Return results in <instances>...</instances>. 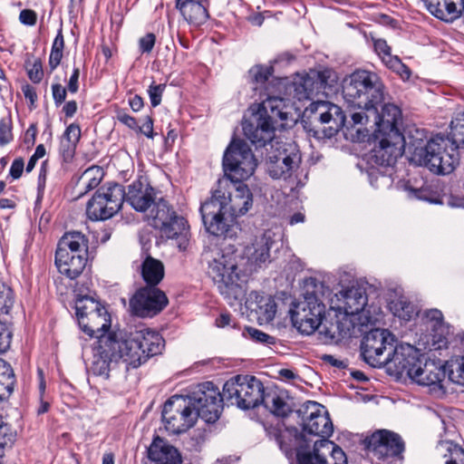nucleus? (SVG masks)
I'll list each match as a JSON object with an SVG mask.
<instances>
[{
    "mask_svg": "<svg viewBox=\"0 0 464 464\" xmlns=\"http://www.w3.org/2000/svg\"><path fill=\"white\" fill-rule=\"evenodd\" d=\"M265 388L255 376L237 375L227 380L223 386L225 401L239 409H254L261 404Z\"/></svg>",
    "mask_w": 464,
    "mask_h": 464,
    "instance_id": "obj_12",
    "label": "nucleus"
},
{
    "mask_svg": "<svg viewBox=\"0 0 464 464\" xmlns=\"http://www.w3.org/2000/svg\"><path fill=\"white\" fill-rule=\"evenodd\" d=\"M13 140L11 121L3 118L0 121V145L8 144Z\"/></svg>",
    "mask_w": 464,
    "mask_h": 464,
    "instance_id": "obj_53",
    "label": "nucleus"
},
{
    "mask_svg": "<svg viewBox=\"0 0 464 464\" xmlns=\"http://www.w3.org/2000/svg\"><path fill=\"white\" fill-rule=\"evenodd\" d=\"M14 304L12 289L0 282V314H7Z\"/></svg>",
    "mask_w": 464,
    "mask_h": 464,
    "instance_id": "obj_44",
    "label": "nucleus"
},
{
    "mask_svg": "<svg viewBox=\"0 0 464 464\" xmlns=\"http://www.w3.org/2000/svg\"><path fill=\"white\" fill-rule=\"evenodd\" d=\"M316 331L318 332L320 341L324 343H333L336 339L335 331L333 329V326L329 328L322 323Z\"/></svg>",
    "mask_w": 464,
    "mask_h": 464,
    "instance_id": "obj_57",
    "label": "nucleus"
},
{
    "mask_svg": "<svg viewBox=\"0 0 464 464\" xmlns=\"http://www.w3.org/2000/svg\"><path fill=\"white\" fill-rule=\"evenodd\" d=\"M100 169L98 168H89L87 169L78 181L79 188L83 191L79 192V197L83 196L87 191L92 190L98 187L101 182V178L97 177L95 173H99Z\"/></svg>",
    "mask_w": 464,
    "mask_h": 464,
    "instance_id": "obj_40",
    "label": "nucleus"
},
{
    "mask_svg": "<svg viewBox=\"0 0 464 464\" xmlns=\"http://www.w3.org/2000/svg\"><path fill=\"white\" fill-rule=\"evenodd\" d=\"M288 107L285 99L269 96L259 105L256 123L245 121L243 130L246 138L256 148L265 147L273 141L277 127H285L288 119Z\"/></svg>",
    "mask_w": 464,
    "mask_h": 464,
    "instance_id": "obj_5",
    "label": "nucleus"
},
{
    "mask_svg": "<svg viewBox=\"0 0 464 464\" xmlns=\"http://www.w3.org/2000/svg\"><path fill=\"white\" fill-rule=\"evenodd\" d=\"M89 241L85 235L79 231L65 233L58 242L56 251L69 252L72 255L88 256Z\"/></svg>",
    "mask_w": 464,
    "mask_h": 464,
    "instance_id": "obj_32",
    "label": "nucleus"
},
{
    "mask_svg": "<svg viewBox=\"0 0 464 464\" xmlns=\"http://www.w3.org/2000/svg\"><path fill=\"white\" fill-rule=\"evenodd\" d=\"M299 81H301L303 84H304V87L310 98L314 93L320 92V88L318 86L316 79L315 77H314V75H312V70H310V72L307 73L301 74V76H299Z\"/></svg>",
    "mask_w": 464,
    "mask_h": 464,
    "instance_id": "obj_52",
    "label": "nucleus"
},
{
    "mask_svg": "<svg viewBox=\"0 0 464 464\" xmlns=\"http://www.w3.org/2000/svg\"><path fill=\"white\" fill-rule=\"evenodd\" d=\"M52 94L56 106H60L66 98L67 89L60 83L52 85Z\"/></svg>",
    "mask_w": 464,
    "mask_h": 464,
    "instance_id": "obj_60",
    "label": "nucleus"
},
{
    "mask_svg": "<svg viewBox=\"0 0 464 464\" xmlns=\"http://www.w3.org/2000/svg\"><path fill=\"white\" fill-rule=\"evenodd\" d=\"M97 343L91 370L95 375L109 377L110 365L112 362H117V360L114 358L112 351L107 343L105 334L99 336Z\"/></svg>",
    "mask_w": 464,
    "mask_h": 464,
    "instance_id": "obj_30",
    "label": "nucleus"
},
{
    "mask_svg": "<svg viewBox=\"0 0 464 464\" xmlns=\"http://www.w3.org/2000/svg\"><path fill=\"white\" fill-rule=\"evenodd\" d=\"M277 440L286 455L295 451V462L292 464H348L344 451L329 440L315 441L313 450H308L304 434L295 427L285 428Z\"/></svg>",
    "mask_w": 464,
    "mask_h": 464,
    "instance_id": "obj_4",
    "label": "nucleus"
},
{
    "mask_svg": "<svg viewBox=\"0 0 464 464\" xmlns=\"http://www.w3.org/2000/svg\"><path fill=\"white\" fill-rule=\"evenodd\" d=\"M9 427L0 420V464L5 455V448L13 442L14 436L8 433Z\"/></svg>",
    "mask_w": 464,
    "mask_h": 464,
    "instance_id": "obj_51",
    "label": "nucleus"
},
{
    "mask_svg": "<svg viewBox=\"0 0 464 464\" xmlns=\"http://www.w3.org/2000/svg\"><path fill=\"white\" fill-rule=\"evenodd\" d=\"M200 214L208 233L217 237L232 238L237 236L238 224L224 205L211 197L200 207Z\"/></svg>",
    "mask_w": 464,
    "mask_h": 464,
    "instance_id": "obj_13",
    "label": "nucleus"
},
{
    "mask_svg": "<svg viewBox=\"0 0 464 464\" xmlns=\"http://www.w3.org/2000/svg\"><path fill=\"white\" fill-rule=\"evenodd\" d=\"M246 307L256 313L260 324H267L274 320L276 314V303L268 295L251 292L246 301Z\"/></svg>",
    "mask_w": 464,
    "mask_h": 464,
    "instance_id": "obj_25",
    "label": "nucleus"
},
{
    "mask_svg": "<svg viewBox=\"0 0 464 464\" xmlns=\"http://www.w3.org/2000/svg\"><path fill=\"white\" fill-rule=\"evenodd\" d=\"M148 211L149 224L159 230L161 237L176 240L178 248L185 251L190 238L188 221L162 197H160Z\"/></svg>",
    "mask_w": 464,
    "mask_h": 464,
    "instance_id": "obj_8",
    "label": "nucleus"
},
{
    "mask_svg": "<svg viewBox=\"0 0 464 464\" xmlns=\"http://www.w3.org/2000/svg\"><path fill=\"white\" fill-rule=\"evenodd\" d=\"M426 319L431 324V328L436 330L438 327L442 326L443 315L438 309H430L425 312Z\"/></svg>",
    "mask_w": 464,
    "mask_h": 464,
    "instance_id": "obj_58",
    "label": "nucleus"
},
{
    "mask_svg": "<svg viewBox=\"0 0 464 464\" xmlns=\"http://www.w3.org/2000/svg\"><path fill=\"white\" fill-rule=\"evenodd\" d=\"M449 378L455 383L464 385V356L451 362Z\"/></svg>",
    "mask_w": 464,
    "mask_h": 464,
    "instance_id": "obj_46",
    "label": "nucleus"
},
{
    "mask_svg": "<svg viewBox=\"0 0 464 464\" xmlns=\"http://www.w3.org/2000/svg\"><path fill=\"white\" fill-rule=\"evenodd\" d=\"M165 89L166 84H156L154 82L149 86L148 94L152 107H157L160 104Z\"/></svg>",
    "mask_w": 464,
    "mask_h": 464,
    "instance_id": "obj_50",
    "label": "nucleus"
},
{
    "mask_svg": "<svg viewBox=\"0 0 464 464\" xmlns=\"http://www.w3.org/2000/svg\"><path fill=\"white\" fill-rule=\"evenodd\" d=\"M80 138H81L80 126L78 124L72 123L66 128L61 140H63L66 142H71L77 146V144L80 140Z\"/></svg>",
    "mask_w": 464,
    "mask_h": 464,
    "instance_id": "obj_54",
    "label": "nucleus"
},
{
    "mask_svg": "<svg viewBox=\"0 0 464 464\" xmlns=\"http://www.w3.org/2000/svg\"><path fill=\"white\" fill-rule=\"evenodd\" d=\"M302 122L314 138H332L344 125L345 115L338 105L317 101L304 110Z\"/></svg>",
    "mask_w": 464,
    "mask_h": 464,
    "instance_id": "obj_9",
    "label": "nucleus"
},
{
    "mask_svg": "<svg viewBox=\"0 0 464 464\" xmlns=\"http://www.w3.org/2000/svg\"><path fill=\"white\" fill-rule=\"evenodd\" d=\"M312 75L315 77L320 91L333 87L337 81L335 72L328 68L323 70H312Z\"/></svg>",
    "mask_w": 464,
    "mask_h": 464,
    "instance_id": "obj_43",
    "label": "nucleus"
},
{
    "mask_svg": "<svg viewBox=\"0 0 464 464\" xmlns=\"http://www.w3.org/2000/svg\"><path fill=\"white\" fill-rule=\"evenodd\" d=\"M394 335L386 329H372L362 338L361 353L363 360L374 368L392 364L396 369L395 355L403 346L395 345Z\"/></svg>",
    "mask_w": 464,
    "mask_h": 464,
    "instance_id": "obj_11",
    "label": "nucleus"
},
{
    "mask_svg": "<svg viewBox=\"0 0 464 464\" xmlns=\"http://www.w3.org/2000/svg\"><path fill=\"white\" fill-rule=\"evenodd\" d=\"M301 153L295 143L280 144L267 158V171L275 179L286 180L297 171Z\"/></svg>",
    "mask_w": 464,
    "mask_h": 464,
    "instance_id": "obj_18",
    "label": "nucleus"
},
{
    "mask_svg": "<svg viewBox=\"0 0 464 464\" xmlns=\"http://www.w3.org/2000/svg\"><path fill=\"white\" fill-rule=\"evenodd\" d=\"M149 458L157 464H181L178 450L165 440L156 437L148 450Z\"/></svg>",
    "mask_w": 464,
    "mask_h": 464,
    "instance_id": "obj_29",
    "label": "nucleus"
},
{
    "mask_svg": "<svg viewBox=\"0 0 464 464\" xmlns=\"http://www.w3.org/2000/svg\"><path fill=\"white\" fill-rule=\"evenodd\" d=\"M272 66L256 65L248 71L251 80L257 84H264L273 74Z\"/></svg>",
    "mask_w": 464,
    "mask_h": 464,
    "instance_id": "obj_45",
    "label": "nucleus"
},
{
    "mask_svg": "<svg viewBox=\"0 0 464 464\" xmlns=\"http://www.w3.org/2000/svg\"><path fill=\"white\" fill-rule=\"evenodd\" d=\"M256 166L249 146L244 140H233L223 157L224 178L218 180L211 197L236 218L253 206V194L242 181L253 175Z\"/></svg>",
    "mask_w": 464,
    "mask_h": 464,
    "instance_id": "obj_2",
    "label": "nucleus"
},
{
    "mask_svg": "<svg viewBox=\"0 0 464 464\" xmlns=\"http://www.w3.org/2000/svg\"><path fill=\"white\" fill-rule=\"evenodd\" d=\"M261 404L277 417H286L292 411L289 404L276 392H264Z\"/></svg>",
    "mask_w": 464,
    "mask_h": 464,
    "instance_id": "obj_37",
    "label": "nucleus"
},
{
    "mask_svg": "<svg viewBox=\"0 0 464 464\" xmlns=\"http://www.w3.org/2000/svg\"><path fill=\"white\" fill-rule=\"evenodd\" d=\"M175 7L191 24H203L209 17L208 0H176Z\"/></svg>",
    "mask_w": 464,
    "mask_h": 464,
    "instance_id": "obj_26",
    "label": "nucleus"
},
{
    "mask_svg": "<svg viewBox=\"0 0 464 464\" xmlns=\"http://www.w3.org/2000/svg\"><path fill=\"white\" fill-rule=\"evenodd\" d=\"M198 417L208 423L216 422L223 410V392L211 382L198 385L195 391L187 396Z\"/></svg>",
    "mask_w": 464,
    "mask_h": 464,
    "instance_id": "obj_15",
    "label": "nucleus"
},
{
    "mask_svg": "<svg viewBox=\"0 0 464 464\" xmlns=\"http://www.w3.org/2000/svg\"><path fill=\"white\" fill-rule=\"evenodd\" d=\"M336 304L334 305L332 299V309L343 313L347 315L357 314L364 310L367 304L365 291L360 286H351L341 290L335 295Z\"/></svg>",
    "mask_w": 464,
    "mask_h": 464,
    "instance_id": "obj_24",
    "label": "nucleus"
},
{
    "mask_svg": "<svg viewBox=\"0 0 464 464\" xmlns=\"http://www.w3.org/2000/svg\"><path fill=\"white\" fill-rule=\"evenodd\" d=\"M458 160L456 147L441 136L430 139L426 144V149L417 150L413 157V164L423 166L439 175L451 173Z\"/></svg>",
    "mask_w": 464,
    "mask_h": 464,
    "instance_id": "obj_10",
    "label": "nucleus"
},
{
    "mask_svg": "<svg viewBox=\"0 0 464 464\" xmlns=\"http://www.w3.org/2000/svg\"><path fill=\"white\" fill-rule=\"evenodd\" d=\"M378 143L372 150V160L380 166H392L401 157L405 142L402 133L387 134L374 133Z\"/></svg>",
    "mask_w": 464,
    "mask_h": 464,
    "instance_id": "obj_21",
    "label": "nucleus"
},
{
    "mask_svg": "<svg viewBox=\"0 0 464 464\" xmlns=\"http://www.w3.org/2000/svg\"><path fill=\"white\" fill-rule=\"evenodd\" d=\"M245 331L247 334L248 337L257 343L270 345L275 344L276 342V337L269 335L256 328L249 326L246 327Z\"/></svg>",
    "mask_w": 464,
    "mask_h": 464,
    "instance_id": "obj_47",
    "label": "nucleus"
},
{
    "mask_svg": "<svg viewBox=\"0 0 464 464\" xmlns=\"http://www.w3.org/2000/svg\"><path fill=\"white\" fill-rule=\"evenodd\" d=\"M402 136L405 142L404 150H407L410 154V161L413 163V157L417 150L426 149V144L430 140H428L424 130L414 126L409 127L405 131V135L402 134Z\"/></svg>",
    "mask_w": 464,
    "mask_h": 464,
    "instance_id": "obj_35",
    "label": "nucleus"
},
{
    "mask_svg": "<svg viewBox=\"0 0 464 464\" xmlns=\"http://www.w3.org/2000/svg\"><path fill=\"white\" fill-rule=\"evenodd\" d=\"M275 233L266 230L261 235L256 236L243 252V257L246 259L249 270L253 271L271 261L270 249L275 244Z\"/></svg>",
    "mask_w": 464,
    "mask_h": 464,
    "instance_id": "obj_22",
    "label": "nucleus"
},
{
    "mask_svg": "<svg viewBox=\"0 0 464 464\" xmlns=\"http://www.w3.org/2000/svg\"><path fill=\"white\" fill-rule=\"evenodd\" d=\"M374 49L382 59L391 53V48L383 39H377L374 41Z\"/></svg>",
    "mask_w": 464,
    "mask_h": 464,
    "instance_id": "obj_64",
    "label": "nucleus"
},
{
    "mask_svg": "<svg viewBox=\"0 0 464 464\" xmlns=\"http://www.w3.org/2000/svg\"><path fill=\"white\" fill-rule=\"evenodd\" d=\"M125 201L138 212H147L160 198L156 189L141 179L132 181L125 190Z\"/></svg>",
    "mask_w": 464,
    "mask_h": 464,
    "instance_id": "obj_23",
    "label": "nucleus"
},
{
    "mask_svg": "<svg viewBox=\"0 0 464 464\" xmlns=\"http://www.w3.org/2000/svg\"><path fill=\"white\" fill-rule=\"evenodd\" d=\"M114 358L122 361L127 369L140 367L149 358L161 353L164 348L162 336L150 329L142 328L130 334L111 333L105 334Z\"/></svg>",
    "mask_w": 464,
    "mask_h": 464,
    "instance_id": "obj_3",
    "label": "nucleus"
},
{
    "mask_svg": "<svg viewBox=\"0 0 464 464\" xmlns=\"http://www.w3.org/2000/svg\"><path fill=\"white\" fill-rule=\"evenodd\" d=\"M156 36L149 33L139 40V47L141 53H150L154 47Z\"/></svg>",
    "mask_w": 464,
    "mask_h": 464,
    "instance_id": "obj_59",
    "label": "nucleus"
},
{
    "mask_svg": "<svg viewBox=\"0 0 464 464\" xmlns=\"http://www.w3.org/2000/svg\"><path fill=\"white\" fill-rule=\"evenodd\" d=\"M299 76L301 74H297L290 86L291 89H293L294 92V97L296 98L298 101L302 100H307L310 99L308 92L304 87V84L301 81H299Z\"/></svg>",
    "mask_w": 464,
    "mask_h": 464,
    "instance_id": "obj_55",
    "label": "nucleus"
},
{
    "mask_svg": "<svg viewBox=\"0 0 464 464\" xmlns=\"http://www.w3.org/2000/svg\"><path fill=\"white\" fill-rule=\"evenodd\" d=\"M169 304L165 293L157 286L145 285L139 288L130 299L133 314L147 318L160 314Z\"/></svg>",
    "mask_w": 464,
    "mask_h": 464,
    "instance_id": "obj_19",
    "label": "nucleus"
},
{
    "mask_svg": "<svg viewBox=\"0 0 464 464\" xmlns=\"http://www.w3.org/2000/svg\"><path fill=\"white\" fill-rule=\"evenodd\" d=\"M342 92L351 111L353 125L372 124L374 133H401L398 124L401 111L393 103H384V84L380 76L371 71L356 70L343 81Z\"/></svg>",
    "mask_w": 464,
    "mask_h": 464,
    "instance_id": "obj_1",
    "label": "nucleus"
},
{
    "mask_svg": "<svg viewBox=\"0 0 464 464\" xmlns=\"http://www.w3.org/2000/svg\"><path fill=\"white\" fill-rule=\"evenodd\" d=\"M450 134L452 144L456 149L464 146V111L456 113L450 121Z\"/></svg>",
    "mask_w": 464,
    "mask_h": 464,
    "instance_id": "obj_41",
    "label": "nucleus"
},
{
    "mask_svg": "<svg viewBox=\"0 0 464 464\" xmlns=\"http://www.w3.org/2000/svg\"><path fill=\"white\" fill-rule=\"evenodd\" d=\"M86 215L92 221L106 220L113 217L109 204L99 188L86 206Z\"/></svg>",
    "mask_w": 464,
    "mask_h": 464,
    "instance_id": "obj_34",
    "label": "nucleus"
},
{
    "mask_svg": "<svg viewBox=\"0 0 464 464\" xmlns=\"http://www.w3.org/2000/svg\"><path fill=\"white\" fill-rule=\"evenodd\" d=\"M198 418V412L187 396H172L164 404L162 419L165 428L173 434L187 431L195 425Z\"/></svg>",
    "mask_w": 464,
    "mask_h": 464,
    "instance_id": "obj_14",
    "label": "nucleus"
},
{
    "mask_svg": "<svg viewBox=\"0 0 464 464\" xmlns=\"http://www.w3.org/2000/svg\"><path fill=\"white\" fill-rule=\"evenodd\" d=\"M205 255L208 263V276L228 304H233L234 301L243 295L242 287L237 283L239 274L237 256L234 252H225L218 248L206 252Z\"/></svg>",
    "mask_w": 464,
    "mask_h": 464,
    "instance_id": "obj_6",
    "label": "nucleus"
},
{
    "mask_svg": "<svg viewBox=\"0 0 464 464\" xmlns=\"http://www.w3.org/2000/svg\"><path fill=\"white\" fill-rule=\"evenodd\" d=\"M69 252H55V266L58 271L70 279L78 277L86 266L88 256L72 255Z\"/></svg>",
    "mask_w": 464,
    "mask_h": 464,
    "instance_id": "obj_28",
    "label": "nucleus"
},
{
    "mask_svg": "<svg viewBox=\"0 0 464 464\" xmlns=\"http://www.w3.org/2000/svg\"><path fill=\"white\" fill-rule=\"evenodd\" d=\"M445 447V464H464V449L451 441H447Z\"/></svg>",
    "mask_w": 464,
    "mask_h": 464,
    "instance_id": "obj_42",
    "label": "nucleus"
},
{
    "mask_svg": "<svg viewBox=\"0 0 464 464\" xmlns=\"http://www.w3.org/2000/svg\"><path fill=\"white\" fill-rule=\"evenodd\" d=\"M14 374L9 363L0 359V401L7 399L13 392Z\"/></svg>",
    "mask_w": 464,
    "mask_h": 464,
    "instance_id": "obj_38",
    "label": "nucleus"
},
{
    "mask_svg": "<svg viewBox=\"0 0 464 464\" xmlns=\"http://www.w3.org/2000/svg\"><path fill=\"white\" fill-rule=\"evenodd\" d=\"M396 371L406 373L422 386H439L445 379L446 370L440 361L426 360L411 345L402 346L395 355Z\"/></svg>",
    "mask_w": 464,
    "mask_h": 464,
    "instance_id": "obj_7",
    "label": "nucleus"
},
{
    "mask_svg": "<svg viewBox=\"0 0 464 464\" xmlns=\"http://www.w3.org/2000/svg\"><path fill=\"white\" fill-rule=\"evenodd\" d=\"M103 306L92 298L87 296L79 298L75 303L78 323H80V319L83 320L88 318L89 315L97 312Z\"/></svg>",
    "mask_w": 464,
    "mask_h": 464,
    "instance_id": "obj_39",
    "label": "nucleus"
},
{
    "mask_svg": "<svg viewBox=\"0 0 464 464\" xmlns=\"http://www.w3.org/2000/svg\"><path fill=\"white\" fill-rule=\"evenodd\" d=\"M364 445L368 453L381 460L400 457L405 449L401 437L388 430L374 431L364 440Z\"/></svg>",
    "mask_w": 464,
    "mask_h": 464,
    "instance_id": "obj_20",
    "label": "nucleus"
},
{
    "mask_svg": "<svg viewBox=\"0 0 464 464\" xmlns=\"http://www.w3.org/2000/svg\"><path fill=\"white\" fill-rule=\"evenodd\" d=\"M76 145L66 142L63 140L60 141L59 153L63 158V161L70 162L75 154Z\"/></svg>",
    "mask_w": 464,
    "mask_h": 464,
    "instance_id": "obj_56",
    "label": "nucleus"
},
{
    "mask_svg": "<svg viewBox=\"0 0 464 464\" xmlns=\"http://www.w3.org/2000/svg\"><path fill=\"white\" fill-rule=\"evenodd\" d=\"M324 315L325 305L312 294L307 295L304 301L294 304L290 309L293 325L305 335H310L318 329Z\"/></svg>",
    "mask_w": 464,
    "mask_h": 464,
    "instance_id": "obj_16",
    "label": "nucleus"
},
{
    "mask_svg": "<svg viewBox=\"0 0 464 464\" xmlns=\"http://www.w3.org/2000/svg\"><path fill=\"white\" fill-rule=\"evenodd\" d=\"M79 325L89 336H95L99 340V336L106 334V332L110 329L111 316L103 306L89 315L88 318L80 319Z\"/></svg>",
    "mask_w": 464,
    "mask_h": 464,
    "instance_id": "obj_31",
    "label": "nucleus"
},
{
    "mask_svg": "<svg viewBox=\"0 0 464 464\" xmlns=\"http://www.w3.org/2000/svg\"><path fill=\"white\" fill-rule=\"evenodd\" d=\"M140 276L146 283V285L157 286L164 278L165 267L163 263L152 257L147 256L139 266Z\"/></svg>",
    "mask_w": 464,
    "mask_h": 464,
    "instance_id": "obj_33",
    "label": "nucleus"
},
{
    "mask_svg": "<svg viewBox=\"0 0 464 464\" xmlns=\"http://www.w3.org/2000/svg\"><path fill=\"white\" fill-rule=\"evenodd\" d=\"M216 325L219 328H224L227 326L236 327V322L233 320L232 316L228 313H221L217 318L215 322Z\"/></svg>",
    "mask_w": 464,
    "mask_h": 464,
    "instance_id": "obj_63",
    "label": "nucleus"
},
{
    "mask_svg": "<svg viewBox=\"0 0 464 464\" xmlns=\"http://www.w3.org/2000/svg\"><path fill=\"white\" fill-rule=\"evenodd\" d=\"M26 70L28 77L33 82L39 83L42 81L44 71L39 59H35L33 63L26 62Z\"/></svg>",
    "mask_w": 464,
    "mask_h": 464,
    "instance_id": "obj_49",
    "label": "nucleus"
},
{
    "mask_svg": "<svg viewBox=\"0 0 464 464\" xmlns=\"http://www.w3.org/2000/svg\"><path fill=\"white\" fill-rule=\"evenodd\" d=\"M428 10L437 18L452 22L464 11V0H423Z\"/></svg>",
    "mask_w": 464,
    "mask_h": 464,
    "instance_id": "obj_27",
    "label": "nucleus"
},
{
    "mask_svg": "<svg viewBox=\"0 0 464 464\" xmlns=\"http://www.w3.org/2000/svg\"><path fill=\"white\" fill-rule=\"evenodd\" d=\"M303 430L327 440L334 432V424L326 409L320 403L308 401L297 411Z\"/></svg>",
    "mask_w": 464,
    "mask_h": 464,
    "instance_id": "obj_17",
    "label": "nucleus"
},
{
    "mask_svg": "<svg viewBox=\"0 0 464 464\" xmlns=\"http://www.w3.org/2000/svg\"><path fill=\"white\" fill-rule=\"evenodd\" d=\"M390 307L395 316L403 320H410L411 317L412 306L405 300L400 299L397 302H392Z\"/></svg>",
    "mask_w": 464,
    "mask_h": 464,
    "instance_id": "obj_48",
    "label": "nucleus"
},
{
    "mask_svg": "<svg viewBox=\"0 0 464 464\" xmlns=\"http://www.w3.org/2000/svg\"><path fill=\"white\" fill-rule=\"evenodd\" d=\"M105 201L110 206V209L114 216L121 208L125 201V189L123 186L118 183L107 184L100 188Z\"/></svg>",
    "mask_w": 464,
    "mask_h": 464,
    "instance_id": "obj_36",
    "label": "nucleus"
},
{
    "mask_svg": "<svg viewBox=\"0 0 464 464\" xmlns=\"http://www.w3.org/2000/svg\"><path fill=\"white\" fill-rule=\"evenodd\" d=\"M37 15L34 11L24 9L20 12L19 20L25 25H34L36 23Z\"/></svg>",
    "mask_w": 464,
    "mask_h": 464,
    "instance_id": "obj_62",
    "label": "nucleus"
},
{
    "mask_svg": "<svg viewBox=\"0 0 464 464\" xmlns=\"http://www.w3.org/2000/svg\"><path fill=\"white\" fill-rule=\"evenodd\" d=\"M24 168V160L22 158L15 159L12 162V165L10 167V170H9L10 176L14 179H19L23 174Z\"/></svg>",
    "mask_w": 464,
    "mask_h": 464,
    "instance_id": "obj_61",
    "label": "nucleus"
}]
</instances>
